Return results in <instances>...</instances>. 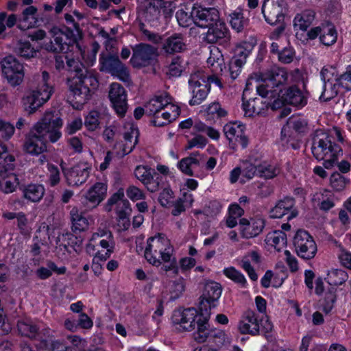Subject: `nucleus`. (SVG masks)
<instances>
[{"mask_svg": "<svg viewBox=\"0 0 351 351\" xmlns=\"http://www.w3.org/2000/svg\"><path fill=\"white\" fill-rule=\"evenodd\" d=\"M199 165V160L192 156H190L189 157L182 158L179 162H178V167L179 169L185 174L188 176H193V170L192 167L193 166H198Z\"/></svg>", "mask_w": 351, "mask_h": 351, "instance_id": "nucleus-46", "label": "nucleus"}, {"mask_svg": "<svg viewBox=\"0 0 351 351\" xmlns=\"http://www.w3.org/2000/svg\"><path fill=\"white\" fill-rule=\"evenodd\" d=\"M48 170V183L49 184L54 187L57 186L60 182V172L58 167L53 164L47 165Z\"/></svg>", "mask_w": 351, "mask_h": 351, "instance_id": "nucleus-56", "label": "nucleus"}, {"mask_svg": "<svg viewBox=\"0 0 351 351\" xmlns=\"http://www.w3.org/2000/svg\"><path fill=\"white\" fill-rule=\"evenodd\" d=\"M261 80L273 89L276 94L287 84L288 73L285 69L273 66L261 74Z\"/></svg>", "mask_w": 351, "mask_h": 351, "instance_id": "nucleus-12", "label": "nucleus"}, {"mask_svg": "<svg viewBox=\"0 0 351 351\" xmlns=\"http://www.w3.org/2000/svg\"><path fill=\"white\" fill-rule=\"evenodd\" d=\"M63 164L62 161L60 166L69 185L79 186L87 180L90 170L88 164L78 163L70 169L65 168Z\"/></svg>", "mask_w": 351, "mask_h": 351, "instance_id": "nucleus-18", "label": "nucleus"}, {"mask_svg": "<svg viewBox=\"0 0 351 351\" xmlns=\"http://www.w3.org/2000/svg\"><path fill=\"white\" fill-rule=\"evenodd\" d=\"M47 141L32 128L26 135L23 150L30 154L38 155L46 150Z\"/></svg>", "mask_w": 351, "mask_h": 351, "instance_id": "nucleus-21", "label": "nucleus"}, {"mask_svg": "<svg viewBox=\"0 0 351 351\" xmlns=\"http://www.w3.org/2000/svg\"><path fill=\"white\" fill-rule=\"evenodd\" d=\"M62 126V120L51 112H46L42 119L34 126L36 132L43 136L47 142H56L62 136L60 129Z\"/></svg>", "mask_w": 351, "mask_h": 351, "instance_id": "nucleus-5", "label": "nucleus"}, {"mask_svg": "<svg viewBox=\"0 0 351 351\" xmlns=\"http://www.w3.org/2000/svg\"><path fill=\"white\" fill-rule=\"evenodd\" d=\"M154 169H152L147 166H137L134 170L135 177L141 181L143 184L149 180V178L152 173H154Z\"/></svg>", "mask_w": 351, "mask_h": 351, "instance_id": "nucleus-55", "label": "nucleus"}, {"mask_svg": "<svg viewBox=\"0 0 351 351\" xmlns=\"http://www.w3.org/2000/svg\"><path fill=\"white\" fill-rule=\"evenodd\" d=\"M108 97L116 113L123 117L128 110V99L126 90L119 83H112L110 85Z\"/></svg>", "mask_w": 351, "mask_h": 351, "instance_id": "nucleus-17", "label": "nucleus"}, {"mask_svg": "<svg viewBox=\"0 0 351 351\" xmlns=\"http://www.w3.org/2000/svg\"><path fill=\"white\" fill-rule=\"evenodd\" d=\"M36 12L37 8L33 5L26 8L22 12L21 17L19 19V23L18 24V27L21 29H26L32 27V22H30L27 25H23L22 23H26L30 19L34 21L36 19L35 15Z\"/></svg>", "mask_w": 351, "mask_h": 351, "instance_id": "nucleus-43", "label": "nucleus"}, {"mask_svg": "<svg viewBox=\"0 0 351 351\" xmlns=\"http://www.w3.org/2000/svg\"><path fill=\"white\" fill-rule=\"evenodd\" d=\"M100 113L96 110L90 111L86 117L84 125L89 131L95 130L99 125Z\"/></svg>", "mask_w": 351, "mask_h": 351, "instance_id": "nucleus-54", "label": "nucleus"}, {"mask_svg": "<svg viewBox=\"0 0 351 351\" xmlns=\"http://www.w3.org/2000/svg\"><path fill=\"white\" fill-rule=\"evenodd\" d=\"M207 143L208 141L204 136L197 135L188 141V145L186 147V149H189L194 147L202 148L207 144Z\"/></svg>", "mask_w": 351, "mask_h": 351, "instance_id": "nucleus-64", "label": "nucleus"}, {"mask_svg": "<svg viewBox=\"0 0 351 351\" xmlns=\"http://www.w3.org/2000/svg\"><path fill=\"white\" fill-rule=\"evenodd\" d=\"M184 48L185 44L180 34H174L169 36L165 40L162 45V49L169 54L180 53L184 51Z\"/></svg>", "mask_w": 351, "mask_h": 351, "instance_id": "nucleus-31", "label": "nucleus"}, {"mask_svg": "<svg viewBox=\"0 0 351 351\" xmlns=\"http://www.w3.org/2000/svg\"><path fill=\"white\" fill-rule=\"evenodd\" d=\"M293 245L297 254L306 260L313 258L317 250L313 238L303 230H299L296 232L293 238Z\"/></svg>", "mask_w": 351, "mask_h": 351, "instance_id": "nucleus-11", "label": "nucleus"}, {"mask_svg": "<svg viewBox=\"0 0 351 351\" xmlns=\"http://www.w3.org/2000/svg\"><path fill=\"white\" fill-rule=\"evenodd\" d=\"M266 241L280 251L287 244V235L282 230H275L267 234Z\"/></svg>", "mask_w": 351, "mask_h": 351, "instance_id": "nucleus-38", "label": "nucleus"}, {"mask_svg": "<svg viewBox=\"0 0 351 351\" xmlns=\"http://www.w3.org/2000/svg\"><path fill=\"white\" fill-rule=\"evenodd\" d=\"M348 279L346 272L342 269H332L328 271L326 280L330 285L338 286L342 285Z\"/></svg>", "mask_w": 351, "mask_h": 351, "instance_id": "nucleus-41", "label": "nucleus"}, {"mask_svg": "<svg viewBox=\"0 0 351 351\" xmlns=\"http://www.w3.org/2000/svg\"><path fill=\"white\" fill-rule=\"evenodd\" d=\"M171 101V97L167 93L156 96L145 105V114L149 116H154L160 114V111L162 109L169 107Z\"/></svg>", "mask_w": 351, "mask_h": 351, "instance_id": "nucleus-26", "label": "nucleus"}, {"mask_svg": "<svg viewBox=\"0 0 351 351\" xmlns=\"http://www.w3.org/2000/svg\"><path fill=\"white\" fill-rule=\"evenodd\" d=\"M197 312L195 308L178 309L173 311L172 322L180 332L195 329Z\"/></svg>", "mask_w": 351, "mask_h": 351, "instance_id": "nucleus-15", "label": "nucleus"}, {"mask_svg": "<svg viewBox=\"0 0 351 351\" xmlns=\"http://www.w3.org/2000/svg\"><path fill=\"white\" fill-rule=\"evenodd\" d=\"M245 126L237 123H229L224 125L223 132L230 141L234 142L235 145L245 148L248 145V138L244 134Z\"/></svg>", "mask_w": 351, "mask_h": 351, "instance_id": "nucleus-20", "label": "nucleus"}, {"mask_svg": "<svg viewBox=\"0 0 351 351\" xmlns=\"http://www.w3.org/2000/svg\"><path fill=\"white\" fill-rule=\"evenodd\" d=\"M261 103L258 98H254L247 102H243V108L245 114L249 117L252 116L254 114H258L263 108L258 106Z\"/></svg>", "mask_w": 351, "mask_h": 351, "instance_id": "nucleus-49", "label": "nucleus"}, {"mask_svg": "<svg viewBox=\"0 0 351 351\" xmlns=\"http://www.w3.org/2000/svg\"><path fill=\"white\" fill-rule=\"evenodd\" d=\"M288 125L299 133H304L307 130V122L300 118L290 119L288 121Z\"/></svg>", "mask_w": 351, "mask_h": 351, "instance_id": "nucleus-59", "label": "nucleus"}, {"mask_svg": "<svg viewBox=\"0 0 351 351\" xmlns=\"http://www.w3.org/2000/svg\"><path fill=\"white\" fill-rule=\"evenodd\" d=\"M70 216L73 232H82L88 228V222L87 219L84 217L83 212L80 211L77 207H73L71 210Z\"/></svg>", "mask_w": 351, "mask_h": 351, "instance_id": "nucleus-33", "label": "nucleus"}, {"mask_svg": "<svg viewBox=\"0 0 351 351\" xmlns=\"http://www.w3.org/2000/svg\"><path fill=\"white\" fill-rule=\"evenodd\" d=\"M45 49L48 51L53 53L73 51V49H69V47L66 46L65 42L63 41L62 34H60L59 32L54 34L52 40L45 44Z\"/></svg>", "mask_w": 351, "mask_h": 351, "instance_id": "nucleus-36", "label": "nucleus"}, {"mask_svg": "<svg viewBox=\"0 0 351 351\" xmlns=\"http://www.w3.org/2000/svg\"><path fill=\"white\" fill-rule=\"evenodd\" d=\"M250 54V51L245 49L242 45H238L236 47L234 50V55L231 58L234 60H239L238 62L241 64H245L246 59Z\"/></svg>", "mask_w": 351, "mask_h": 351, "instance_id": "nucleus-62", "label": "nucleus"}, {"mask_svg": "<svg viewBox=\"0 0 351 351\" xmlns=\"http://www.w3.org/2000/svg\"><path fill=\"white\" fill-rule=\"evenodd\" d=\"M130 212L131 208H130L129 202L127 199L121 200L118 204L117 213L119 218L124 221V226L125 228H128L130 225L128 216L130 215Z\"/></svg>", "mask_w": 351, "mask_h": 351, "instance_id": "nucleus-48", "label": "nucleus"}, {"mask_svg": "<svg viewBox=\"0 0 351 351\" xmlns=\"http://www.w3.org/2000/svg\"><path fill=\"white\" fill-rule=\"evenodd\" d=\"M287 10L286 0H265L262 6L265 21L271 25L284 22Z\"/></svg>", "mask_w": 351, "mask_h": 351, "instance_id": "nucleus-10", "label": "nucleus"}, {"mask_svg": "<svg viewBox=\"0 0 351 351\" xmlns=\"http://www.w3.org/2000/svg\"><path fill=\"white\" fill-rule=\"evenodd\" d=\"M45 192L44 186L37 184H28L23 190V197L32 202H39L43 197Z\"/></svg>", "mask_w": 351, "mask_h": 351, "instance_id": "nucleus-35", "label": "nucleus"}, {"mask_svg": "<svg viewBox=\"0 0 351 351\" xmlns=\"http://www.w3.org/2000/svg\"><path fill=\"white\" fill-rule=\"evenodd\" d=\"M238 328L242 334H250L254 336L259 335L261 329L256 313L252 310L246 311L243 320L239 324Z\"/></svg>", "mask_w": 351, "mask_h": 351, "instance_id": "nucleus-24", "label": "nucleus"}, {"mask_svg": "<svg viewBox=\"0 0 351 351\" xmlns=\"http://www.w3.org/2000/svg\"><path fill=\"white\" fill-rule=\"evenodd\" d=\"M70 91L69 98L72 97V104L75 108H80L91 97L92 93L98 86L97 79L87 70H78L72 80H68Z\"/></svg>", "mask_w": 351, "mask_h": 351, "instance_id": "nucleus-1", "label": "nucleus"}, {"mask_svg": "<svg viewBox=\"0 0 351 351\" xmlns=\"http://www.w3.org/2000/svg\"><path fill=\"white\" fill-rule=\"evenodd\" d=\"M208 29L204 38L208 43L225 44L230 40L229 31L226 24L220 19Z\"/></svg>", "mask_w": 351, "mask_h": 351, "instance_id": "nucleus-22", "label": "nucleus"}, {"mask_svg": "<svg viewBox=\"0 0 351 351\" xmlns=\"http://www.w3.org/2000/svg\"><path fill=\"white\" fill-rule=\"evenodd\" d=\"M241 267L247 272L249 277L251 280L256 281L258 278V276L256 274L253 267L250 264L248 256H245L243 258L241 261Z\"/></svg>", "mask_w": 351, "mask_h": 351, "instance_id": "nucleus-63", "label": "nucleus"}, {"mask_svg": "<svg viewBox=\"0 0 351 351\" xmlns=\"http://www.w3.org/2000/svg\"><path fill=\"white\" fill-rule=\"evenodd\" d=\"M207 63L211 66H216L217 67H219L221 71L222 70L221 66L223 63V55L217 47H214L210 49V56L207 60Z\"/></svg>", "mask_w": 351, "mask_h": 351, "instance_id": "nucleus-53", "label": "nucleus"}, {"mask_svg": "<svg viewBox=\"0 0 351 351\" xmlns=\"http://www.w3.org/2000/svg\"><path fill=\"white\" fill-rule=\"evenodd\" d=\"M127 196L132 201H138L145 199V193L139 188L131 185L126 189Z\"/></svg>", "mask_w": 351, "mask_h": 351, "instance_id": "nucleus-60", "label": "nucleus"}, {"mask_svg": "<svg viewBox=\"0 0 351 351\" xmlns=\"http://www.w3.org/2000/svg\"><path fill=\"white\" fill-rule=\"evenodd\" d=\"M162 180L163 176L154 170V173L152 174L149 180L145 182L144 185L149 191L154 193L159 190Z\"/></svg>", "mask_w": 351, "mask_h": 351, "instance_id": "nucleus-47", "label": "nucleus"}, {"mask_svg": "<svg viewBox=\"0 0 351 351\" xmlns=\"http://www.w3.org/2000/svg\"><path fill=\"white\" fill-rule=\"evenodd\" d=\"M278 96V99L270 105L274 110L280 108L283 104L303 107L307 104L306 93L302 91L295 85L285 89H280Z\"/></svg>", "mask_w": 351, "mask_h": 351, "instance_id": "nucleus-8", "label": "nucleus"}, {"mask_svg": "<svg viewBox=\"0 0 351 351\" xmlns=\"http://www.w3.org/2000/svg\"><path fill=\"white\" fill-rule=\"evenodd\" d=\"M294 206L295 200L293 198L285 197L283 199H280L271 210V217L282 218L287 215V219L291 220L298 215V211Z\"/></svg>", "mask_w": 351, "mask_h": 351, "instance_id": "nucleus-23", "label": "nucleus"}, {"mask_svg": "<svg viewBox=\"0 0 351 351\" xmlns=\"http://www.w3.org/2000/svg\"><path fill=\"white\" fill-rule=\"evenodd\" d=\"M17 330L22 336L36 339L39 334V327L30 319H21L17 322Z\"/></svg>", "mask_w": 351, "mask_h": 351, "instance_id": "nucleus-30", "label": "nucleus"}, {"mask_svg": "<svg viewBox=\"0 0 351 351\" xmlns=\"http://www.w3.org/2000/svg\"><path fill=\"white\" fill-rule=\"evenodd\" d=\"M189 85L193 94L189 104L191 106L200 104L206 98L210 89V84L199 75L193 74L189 80Z\"/></svg>", "mask_w": 351, "mask_h": 351, "instance_id": "nucleus-16", "label": "nucleus"}, {"mask_svg": "<svg viewBox=\"0 0 351 351\" xmlns=\"http://www.w3.org/2000/svg\"><path fill=\"white\" fill-rule=\"evenodd\" d=\"M132 56L130 59L132 65L135 68H141L149 65L151 61L157 56V48L145 43H140L132 47Z\"/></svg>", "mask_w": 351, "mask_h": 351, "instance_id": "nucleus-14", "label": "nucleus"}, {"mask_svg": "<svg viewBox=\"0 0 351 351\" xmlns=\"http://www.w3.org/2000/svg\"><path fill=\"white\" fill-rule=\"evenodd\" d=\"M230 23L237 32H241L247 25L248 21L245 19L241 12H234L230 14Z\"/></svg>", "mask_w": 351, "mask_h": 351, "instance_id": "nucleus-44", "label": "nucleus"}, {"mask_svg": "<svg viewBox=\"0 0 351 351\" xmlns=\"http://www.w3.org/2000/svg\"><path fill=\"white\" fill-rule=\"evenodd\" d=\"M49 80V73L43 71L36 88L27 91L22 97L21 103L23 109L29 114L34 113L50 99L53 87L48 84Z\"/></svg>", "mask_w": 351, "mask_h": 351, "instance_id": "nucleus-2", "label": "nucleus"}, {"mask_svg": "<svg viewBox=\"0 0 351 351\" xmlns=\"http://www.w3.org/2000/svg\"><path fill=\"white\" fill-rule=\"evenodd\" d=\"M14 127L9 122L0 119V133L1 137L5 140L10 139L14 133Z\"/></svg>", "mask_w": 351, "mask_h": 351, "instance_id": "nucleus-61", "label": "nucleus"}, {"mask_svg": "<svg viewBox=\"0 0 351 351\" xmlns=\"http://www.w3.org/2000/svg\"><path fill=\"white\" fill-rule=\"evenodd\" d=\"M0 176L3 180L1 184V190L4 193H11L16 191L19 184V180L15 173L0 171Z\"/></svg>", "mask_w": 351, "mask_h": 351, "instance_id": "nucleus-32", "label": "nucleus"}, {"mask_svg": "<svg viewBox=\"0 0 351 351\" xmlns=\"http://www.w3.org/2000/svg\"><path fill=\"white\" fill-rule=\"evenodd\" d=\"M191 16L195 24L202 28H209L220 19L218 10L214 8H193Z\"/></svg>", "mask_w": 351, "mask_h": 351, "instance_id": "nucleus-19", "label": "nucleus"}, {"mask_svg": "<svg viewBox=\"0 0 351 351\" xmlns=\"http://www.w3.org/2000/svg\"><path fill=\"white\" fill-rule=\"evenodd\" d=\"M99 62L100 71L110 73L125 82L130 80L128 69L117 54L108 51L102 52L99 55Z\"/></svg>", "mask_w": 351, "mask_h": 351, "instance_id": "nucleus-6", "label": "nucleus"}, {"mask_svg": "<svg viewBox=\"0 0 351 351\" xmlns=\"http://www.w3.org/2000/svg\"><path fill=\"white\" fill-rule=\"evenodd\" d=\"M241 234L243 237L250 239L258 236L265 227V221L261 218L252 219L251 221L245 218L239 220Z\"/></svg>", "mask_w": 351, "mask_h": 351, "instance_id": "nucleus-25", "label": "nucleus"}, {"mask_svg": "<svg viewBox=\"0 0 351 351\" xmlns=\"http://www.w3.org/2000/svg\"><path fill=\"white\" fill-rule=\"evenodd\" d=\"M106 191L105 184L97 182L88 191L86 198L92 204H98L104 199Z\"/></svg>", "mask_w": 351, "mask_h": 351, "instance_id": "nucleus-34", "label": "nucleus"}, {"mask_svg": "<svg viewBox=\"0 0 351 351\" xmlns=\"http://www.w3.org/2000/svg\"><path fill=\"white\" fill-rule=\"evenodd\" d=\"M210 315V311H208L207 315H204V312L200 311V315L199 316L198 319L196 321L197 330L195 332H194L193 337L194 339L199 343L205 342L208 339L209 330H210V329L208 328V323Z\"/></svg>", "mask_w": 351, "mask_h": 351, "instance_id": "nucleus-29", "label": "nucleus"}, {"mask_svg": "<svg viewBox=\"0 0 351 351\" xmlns=\"http://www.w3.org/2000/svg\"><path fill=\"white\" fill-rule=\"evenodd\" d=\"M15 51L18 56L25 59L34 58L36 56L38 53V51L35 50L28 41L19 42Z\"/></svg>", "mask_w": 351, "mask_h": 351, "instance_id": "nucleus-42", "label": "nucleus"}, {"mask_svg": "<svg viewBox=\"0 0 351 351\" xmlns=\"http://www.w3.org/2000/svg\"><path fill=\"white\" fill-rule=\"evenodd\" d=\"M2 74L12 86L21 84L23 80V66L12 56L3 58L0 62Z\"/></svg>", "mask_w": 351, "mask_h": 351, "instance_id": "nucleus-9", "label": "nucleus"}, {"mask_svg": "<svg viewBox=\"0 0 351 351\" xmlns=\"http://www.w3.org/2000/svg\"><path fill=\"white\" fill-rule=\"evenodd\" d=\"M329 71L328 69H323L321 71L322 80L324 82V90L319 97L320 100L324 101H328L331 99L336 97L338 94L337 84H340V82H333L331 79L328 78Z\"/></svg>", "mask_w": 351, "mask_h": 351, "instance_id": "nucleus-28", "label": "nucleus"}, {"mask_svg": "<svg viewBox=\"0 0 351 351\" xmlns=\"http://www.w3.org/2000/svg\"><path fill=\"white\" fill-rule=\"evenodd\" d=\"M144 256L152 265L159 266L161 260L169 262L173 251L170 241L165 234L158 233L147 239Z\"/></svg>", "mask_w": 351, "mask_h": 351, "instance_id": "nucleus-4", "label": "nucleus"}, {"mask_svg": "<svg viewBox=\"0 0 351 351\" xmlns=\"http://www.w3.org/2000/svg\"><path fill=\"white\" fill-rule=\"evenodd\" d=\"M184 61L180 56H176L172 59L169 66L168 74L171 77H178L184 69Z\"/></svg>", "mask_w": 351, "mask_h": 351, "instance_id": "nucleus-50", "label": "nucleus"}, {"mask_svg": "<svg viewBox=\"0 0 351 351\" xmlns=\"http://www.w3.org/2000/svg\"><path fill=\"white\" fill-rule=\"evenodd\" d=\"M226 339L227 336L223 330L215 328L209 330L208 339L206 341L219 347L225 343Z\"/></svg>", "mask_w": 351, "mask_h": 351, "instance_id": "nucleus-45", "label": "nucleus"}, {"mask_svg": "<svg viewBox=\"0 0 351 351\" xmlns=\"http://www.w3.org/2000/svg\"><path fill=\"white\" fill-rule=\"evenodd\" d=\"M315 15L313 10H305L298 14L293 20L294 27L302 31H306L314 21Z\"/></svg>", "mask_w": 351, "mask_h": 351, "instance_id": "nucleus-37", "label": "nucleus"}, {"mask_svg": "<svg viewBox=\"0 0 351 351\" xmlns=\"http://www.w3.org/2000/svg\"><path fill=\"white\" fill-rule=\"evenodd\" d=\"M221 292L222 287L219 283L214 281L206 282L204 286V293L201 296L199 311H202L204 315H207L208 311H210L211 308L216 307Z\"/></svg>", "mask_w": 351, "mask_h": 351, "instance_id": "nucleus-13", "label": "nucleus"}, {"mask_svg": "<svg viewBox=\"0 0 351 351\" xmlns=\"http://www.w3.org/2000/svg\"><path fill=\"white\" fill-rule=\"evenodd\" d=\"M223 274L228 278L234 281L237 283L241 285L242 286H245L246 283V280L244 276L239 271L235 269L234 267H228L223 270Z\"/></svg>", "mask_w": 351, "mask_h": 351, "instance_id": "nucleus-57", "label": "nucleus"}, {"mask_svg": "<svg viewBox=\"0 0 351 351\" xmlns=\"http://www.w3.org/2000/svg\"><path fill=\"white\" fill-rule=\"evenodd\" d=\"M332 188L336 191H342L349 182L344 176L338 172L333 173L330 178Z\"/></svg>", "mask_w": 351, "mask_h": 351, "instance_id": "nucleus-51", "label": "nucleus"}, {"mask_svg": "<svg viewBox=\"0 0 351 351\" xmlns=\"http://www.w3.org/2000/svg\"><path fill=\"white\" fill-rule=\"evenodd\" d=\"M129 128L128 131H126L124 133V139L126 142H128L131 144L130 147H128V150L126 149H123V154L126 155L130 154L135 145L138 143V138L139 136V132L137 128L134 127L133 124H128Z\"/></svg>", "mask_w": 351, "mask_h": 351, "instance_id": "nucleus-40", "label": "nucleus"}, {"mask_svg": "<svg viewBox=\"0 0 351 351\" xmlns=\"http://www.w3.org/2000/svg\"><path fill=\"white\" fill-rule=\"evenodd\" d=\"M59 32L62 34V38L63 36L66 38L64 42L69 49H73L75 47L80 50V40L83 38V32L78 23H75L73 29L65 27L64 29L60 30Z\"/></svg>", "mask_w": 351, "mask_h": 351, "instance_id": "nucleus-27", "label": "nucleus"}, {"mask_svg": "<svg viewBox=\"0 0 351 351\" xmlns=\"http://www.w3.org/2000/svg\"><path fill=\"white\" fill-rule=\"evenodd\" d=\"M173 192L169 188H165L160 193L158 202L163 207H170L173 202Z\"/></svg>", "mask_w": 351, "mask_h": 351, "instance_id": "nucleus-58", "label": "nucleus"}, {"mask_svg": "<svg viewBox=\"0 0 351 351\" xmlns=\"http://www.w3.org/2000/svg\"><path fill=\"white\" fill-rule=\"evenodd\" d=\"M86 249L89 253L97 250L95 258L100 261H106L110 256L114 249L112 233L106 230L94 233L87 244Z\"/></svg>", "mask_w": 351, "mask_h": 351, "instance_id": "nucleus-7", "label": "nucleus"}, {"mask_svg": "<svg viewBox=\"0 0 351 351\" xmlns=\"http://www.w3.org/2000/svg\"><path fill=\"white\" fill-rule=\"evenodd\" d=\"M319 39L324 45L330 46L333 45L337 39V32L335 27L330 24L324 25Z\"/></svg>", "mask_w": 351, "mask_h": 351, "instance_id": "nucleus-39", "label": "nucleus"}, {"mask_svg": "<svg viewBox=\"0 0 351 351\" xmlns=\"http://www.w3.org/2000/svg\"><path fill=\"white\" fill-rule=\"evenodd\" d=\"M340 147L332 143L329 136L322 131H316L313 138L311 151L318 160H324L326 169L332 167L337 160V152Z\"/></svg>", "mask_w": 351, "mask_h": 351, "instance_id": "nucleus-3", "label": "nucleus"}, {"mask_svg": "<svg viewBox=\"0 0 351 351\" xmlns=\"http://www.w3.org/2000/svg\"><path fill=\"white\" fill-rule=\"evenodd\" d=\"M278 173V170L271 165L262 164L258 166V176L261 178L271 179Z\"/></svg>", "mask_w": 351, "mask_h": 351, "instance_id": "nucleus-52", "label": "nucleus"}]
</instances>
